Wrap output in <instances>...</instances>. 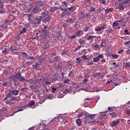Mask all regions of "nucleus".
Instances as JSON below:
<instances>
[{
  "instance_id": "nucleus-1",
  "label": "nucleus",
  "mask_w": 130,
  "mask_h": 130,
  "mask_svg": "<svg viewBox=\"0 0 130 130\" xmlns=\"http://www.w3.org/2000/svg\"><path fill=\"white\" fill-rule=\"evenodd\" d=\"M8 79H9V80H12L14 81H15L16 79H17V80L20 82H25V83H28V82H29V80H26L24 77H22V75L20 73H16L15 75L12 74L10 75L8 77Z\"/></svg>"
},
{
  "instance_id": "nucleus-2",
  "label": "nucleus",
  "mask_w": 130,
  "mask_h": 130,
  "mask_svg": "<svg viewBox=\"0 0 130 130\" xmlns=\"http://www.w3.org/2000/svg\"><path fill=\"white\" fill-rule=\"evenodd\" d=\"M20 49V46L18 45H15L13 47H11V51L13 54L16 55L18 54V52H16L17 50H19Z\"/></svg>"
},
{
  "instance_id": "nucleus-3",
  "label": "nucleus",
  "mask_w": 130,
  "mask_h": 130,
  "mask_svg": "<svg viewBox=\"0 0 130 130\" xmlns=\"http://www.w3.org/2000/svg\"><path fill=\"white\" fill-rule=\"evenodd\" d=\"M119 122H120V119H117L116 120H114L111 122L110 123V126L112 127H115V126H117L118 124H119Z\"/></svg>"
},
{
  "instance_id": "nucleus-4",
  "label": "nucleus",
  "mask_w": 130,
  "mask_h": 130,
  "mask_svg": "<svg viewBox=\"0 0 130 130\" xmlns=\"http://www.w3.org/2000/svg\"><path fill=\"white\" fill-rule=\"evenodd\" d=\"M34 7V4H32L30 5V9H29V11H31L32 13H35L36 14H37V13H39V12H40L39 8L37 7V6H36V7Z\"/></svg>"
},
{
  "instance_id": "nucleus-5",
  "label": "nucleus",
  "mask_w": 130,
  "mask_h": 130,
  "mask_svg": "<svg viewBox=\"0 0 130 130\" xmlns=\"http://www.w3.org/2000/svg\"><path fill=\"white\" fill-rule=\"evenodd\" d=\"M86 11H88L90 13H92L93 12H95V9L94 7H90V6H87L86 7Z\"/></svg>"
},
{
  "instance_id": "nucleus-6",
  "label": "nucleus",
  "mask_w": 130,
  "mask_h": 130,
  "mask_svg": "<svg viewBox=\"0 0 130 130\" xmlns=\"http://www.w3.org/2000/svg\"><path fill=\"white\" fill-rule=\"evenodd\" d=\"M94 115H95L91 114L87 116L86 118V121H87V122H92V118H93Z\"/></svg>"
},
{
  "instance_id": "nucleus-7",
  "label": "nucleus",
  "mask_w": 130,
  "mask_h": 130,
  "mask_svg": "<svg viewBox=\"0 0 130 130\" xmlns=\"http://www.w3.org/2000/svg\"><path fill=\"white\" fill-rule=\"evenodd\" d=\"M4 87H11L12 86V81H6L3 84Z\"/></svg>"
},
{
  "instance_id": "nucleus-8",
  "label": "nucleus",
  "mask_w": 130,
  "mask_h": 130,
  "mask_svg": "<svg viewBox=\"0 0 130 130\" xmlns=\"http://www.w3.org/2000/svg\"><path fill=\"white\" fill-rule=\"evenodd\" d=\"M118 26V22H117V21H115L113 23V29H114L115 30H116L117 29H120V26Z\"/></svg>"
},
{
  "instance_id": "nucleus-9",
  "label": "nucleus",
  "mask_w": 130,
  "mask_h": 130,
  "mask_svg": "<svg viewBox=\"0 0 130 130\" xmlns=\"http://www.w3.org/2000/svg\"><path fill=\"white\" fill-rule=\"evenodd\" d=\"M16 103V102L13 100V98H11L9 101L6 102V104L8 105H13V104H15Z\"/></svg>"
},
{
  "instance_id": "nucleus-10",
  "label": "nucleus",
  "mask_w": 130,
  "mask_h": 130,
  "mask_svg": "<svg viewBox=\"0 0 130 130\" xmlns=\"http://www.w3.org/2000/svg\"><path fill=\"white\" fill-rule=\"evenodd\" d=\"M35 105V101H30L29 104L25 106V107H28L29 108H31L32 106Z\"/></svg>"
},
{
  "instance_id": "nucleus-11",
  "label": "nucleus",
  "mask_w": 130,
  "mask_h": 130,
  "mask_svg": "<svg viewBox=\"0 0 130 130\" xmlns=\"http://www.w3.org/2000/svg\"><path fill=\"white\" fill-rule=\"evenodd\" d=\"M41 20H42V18L41 17V16L37 17L35 20V23L39 25V24H40Z\"/></svg>"
},
{
  "instance_id": "nucleus-12",
  "label": "nucleus",
  "mask_w": 130,
  "mask_h": 130,
  "mask_svg": "<svg viewBox=\"0 0 130 130\" xmlns=\"http://www.w3.org/2000/svg\"><path fill=\"white\" fill-rule=\"evenodd\" d=\"M47 14H48V11L47 10H44L41 14V18H43V17L47 16Z\"/></svg>"
},
{
  "instance_id": "nucleus-13",
  "label": "nucleus",
  "mask_w": 130,
  "mask_h": 130,
  "mask_svg": "<svg viewBox=\"0 0 130 130\" xmlns=\"http://www.w3.org/2000/svg\"><path fill=\"white\" fill-rule=\"evenodd\" d=\"M83 18H85V19H90L91 18V15L89 13L85 14L84 16L80 17V19H83Z\"/></svg>"
},
{
  "instance_id": "nucleus-14",
  "label": "nucleus",
  "mask_w": 130,
  "mask_h": 130,
  "mask_svg": "<svg viewBox=\"0 0 130 130\" xmlns=\"http://www.w3.org/2000/svg\"><path fill=\"white\" fill-rule=\"evenodd\" d=\"M65 22H66V23H70V24H73V23L75 22V20H74L73 18H69L65 20Z\"/></svg>"
},
{
  "instance_id": "nucleus-15",
  "label": "nucleus",
  "mask_w": 130,
  "mask_h": 130,
  "mask_svg": "<svg viewBox=\"0 0 130 130\" xmlns=\"http://www.w3.org/2000/svg\"><path fill=\"white\" fill-rule=\"evenodd\" d=\"M10 92H11V94H12V95H14V96H17V95H18V94H19V90H16V89L12 90Z\"/></svg>"
},
{
  "instance_id": "nucleus-16",
  "label": "nucleus",
  "mask_w": 130,
  "mask_h": 130,
  "mask_svg": "<svg viewBox=\"0 0 130 130\" xmlns=\"http://www.w3.org/2000/svg\"><path fill=\"white\" fill-rule=\"evenodd\" d=\"M13 96V94H12V92L10 91L7 95L6 96L5 98L4 101L5 100H7L8 98H10V97H12Z\"/></svg>"
},
{
  "instance_id": "nucleus-17",
  "label": "nucleus",
  "mask_w": 130,
  "mask_h": 130,
  "mask_svg": "<svg viewBox=\"0 0 130 130\" xmlns=\"http://www.w3.org/2000/svg\"><path fill=\"white\" fill-rule=\"evenodd\" d=\"M83 34V31L79 30L76 33L75 35L76 36V37H79L80 36H82Z\"/></svg>"
},
{
  "instance_id": "nucleus-18",
  "label": "nucleus",
  "mask_w": 130,
  "mask_h": 130,
  "mask_svg": "<svg viewBox=\"0 0 130 130\" xmlns=\"http://www.w3.org/2000/svg\"><path fill=\"white\" fill-rule=\"evenodd\" d=\"M76 122L78 126H81L82 124V121L81 120V119H77L76 120Z\"/></svg>"
},
{
  "instance_id": "nucleus-19",
  "label": "nucleus",
  "mask_w": 130,
  "mask_h": 130,
  "mask_svg": "<svg viewBox=\"0 0 130 130\" xmlns=\"http://www.w3.org/2000/svg\"><path fill=\"white\" fill-rule=\"evenodd\" d=\"M44 5V2L42 1L37 2V6H38L39 7H43Z\"/></svg>"
},
{
  "instance_id": "nucleus-20",
  "label": "nucleus",
  "mask_w": 130,
  "mask_h": 130,
  "mask_svg": "<svg viewBox=\"0 0 130 130\" xmlns=\"http://www.w3.org/2000/svg\"><path fill=\"white\" fill-rule=\"evenodd\" d=\"M110 115L113 117V118H114V117H117V113L115 112H113L112 113H110Z\"/></svg>"
},
{
  "instance_id": "nucleus-21",
  "label": "nucleus",
  "mask_w": 130,
  "mask_h": 130,
  "mask_svg": "<svg viewBox=\"0 0 130 130\" xmlns=\"http://www.w3.org/2000/svg\"><path fill=\"white\" fill-rule=\"evenodd\" d=\"M114 9L113 8H109V9H107L105 12L106 13V14H109L110 12H111V13H112V12H113Z\"/></svg>"
},
{
  "instance_id": "nucleus-22",
  "label": "nucleus",
  "mask_w": 130,
  "mask_h": 130,
  "mask_svg": "<svg viewBox=\"0 0 130 130\" xmlns=\"http://www.w3.org/2000/svg\"><path fill=\"white\" fill-rule=\"evenodd\" d=\"M99 76L101 78H103V77H104L102 74H101V73H96L95 75L93 76V78H97V77Z\"/></svg>"
},
{
  "instance_id": "nucleus-23",
  "label": "nucleus",
  "mask_w": 130,
  "mask_h": 130,
  "mask_svg": "<svg viewBox=\"0 0 130 130\" xmlns=\"http://www.w3.org/2000/svg\"><path fill=\"white\" fill-rule=\"evenodd\" d=\"M5 11L4 9V5L0 6V14H5Z\"/></svg>"
},
{
  "instance_id": "nucleus-24",
  "label": "nucleus",
  "mask_w": 130,
  "mask_h": 130,
  "mask_svg": "<svg viewBox=\"0 0 130 130\" xmlns=\"http://www.w3.org/2000/svg\"><path fill=\"white\" fill-rule=\"evenodd\" d=\"M77 9V8L75 6L74 7H72L70 8H68V10H69V12H74V11H76V9Z\"/></svg>"
},
{
  "instance_id": "nucleus-25",
  "label": "nucleus",
  "mask_w": 130,
  "mask_h": 130,
  "mask_svg": "<svg viewBox=\"0 0 130 130\" xmlns=\"http://www.w3.org/2000/svg\"><path fill=\"white\" fill-rule=\"evenodd\" d=\"M94 37H97V36H89L87 38L86 40L87 41H89V40H91L92 39H93Z\"/></svg>"
},
{
  "instance_id": "nucleus-26",
  "label": "nucleus",
  "mask_w": 130,
  "mask_h": 130,
  "mask_svg": "<svg viewBox=\"0 0 130 130\" xmlns=\"http://www.w3.org/2000/svg\"><path fill=\"white\" fill-rule=\"evenodd\" d=\"M4 74L6 76H9V75H11V72H10V71L9 70H5L4 71Z\"/></svg>"
},
{
  "instance_id": "nucleus-27",
  "label": "nucleus",
  "mask_w": 130,
  "mask_h": 130,
  "mask_svg": "<svg viewBox=\"0 0 130 130\" xmlns=\"http://www.w3.org/2000/svg\"><path fill=\"white\" fill-rule=\"evenodd\" d=\"M60 57L58 56H56V57H54L53 60L54 61H58L59 60H60Z\"/></svg>"
},
{
  "instance_id": "nucleus-28",
  "label": "nucleus",
  "mask_w": 130,
  "mask_h": 130,
  "mask_svg": "<svg viewBox=\"0 0 130 130\" xmlns=\"http://www.w3.org/2000/svg\"><path fill=\"white\" fill-rule=\"evenodd\" d=\"M50 21V17L48 16L45 18V19H44V22H49Z\"/></svg>"
},
{
  "instance_id": "nucleus-29",
  "label": "nucleus",
  "mask_w": 130,
  "mask_h": 130,
  "mask_svg": "<svg viewBox=\"0 0 130 130\" xmlns=\"http://www.w3.org/2000/svg\"><path fill=\"white\" fill-rule=\"evenodd\" d=\"M68 15V11H64L61 13V17H63Z\"/></svg>"
},
{
  "instance_id": "nucleus-30",
  "label": "nucleus",
  "mask_w": 130,
  "mask_h": 130,
  "mask_svg": "<svg viewBox=\"0 0 130 130\" xmlns=\"http://www.w3.org/2000/svg\"><path fill=\"white\" fill-rule=\"evenodd\" d=\"M21 54L22 55V57H27V56H28V54L24 52H22Z\"/></svg>"
},
{
  "instance_id": "nucleus-31",
  "label": "nucleus",
  "mask_w": 130,
  "mask_h": 130,
  "mask_svg": "<svg viewBox=\"0 0 130 130\" xmlns=\"http://www.w3.org/2000/svg\"><path fill=\"white\" fill-rule=\"evenodd\" d=\"M108 111H109V112H113V111H114V109H113V107H109L108 108Z\"/></svg>"
},
{
  "instance_id": "nucleus-32",
  "label": "nucleus",
  "mask_w": 130,
  "mask_h": 130,
  "mask_svg": "<svg viewBox=\"0 0 130 130\" xmlns=\"http://www.w3.org/2000/svg\"><path fill=\"white\" fill-rule=\"evenodd\" d=\"M88 31H89V27H86L83 28L82 32H88Z\"/></svg>"
},
{
  "instance_id": "nucleus-33",
  "label": "nucleus",
  "mask_w": 130,
  "mask_h": 130,
  "mask_svg": "<svg viewBox=\"0 0 130 130\" xmlns=\"http://www.w3.org/2000/svg\"><path fill=\"white\" fill-rule=\"evenodd\" d=\"M13 100L14 101H20L21 99H18V98L17 96H13L12 97Z\"/></svg>"
},
{
  "instance_id": "nucleus-34",
  "label": "nucleus",
  "mask_w": 130,
  "mask_h": 130,
  "mask_svg": "<svg viewBox=\"0 0 130 130\" xmlns=\"http://www.w3.org/2000/svg\"><path fill=\"white\" fill-rule=\"evenodd\" d=\"M8 53V50H4L2 51V54H4L5 55H7Z\"/></svg>"
},
{
  "instance_id": "nucleus-35",
  "label": "nucleus",
  "mask_w": 130,
  "mask_h": 130,
  "mask_svg": "<svg viewBox=\"0 0 130 130\" xmlns=\"http://www.w3.org/2000/svg\"><path fill=\"white\" fill-rule=\"evenodd\" d=\"M76 60L78 64H80V63H82V59H80V58H77Z\"/></svg>"
},
{
  "instance_id": "nucleus-36",
  "label": "nucleus",
  "mask_w": 130,
  "mask_h": 130,
  "mask_svg": "<svg viewBox=\"0 0 130 130\" xmlns=\"http://www.w3.org/2000/svg\"><path fill=\"white\" fill-rule=\"evenodd\" d=\"M47 28H48V26L47 25L45 26L44 27V29L42 30V32H44L45 33H46V29H47Z\"/></svg>"
},
{
  "instance_id": "nucleus-37",
  "label": "nucleus",
  "mask_w": 130,
  "mask_h": 130,
  "mask_svg": "<svg viewBox=\"0 0 130 130\" xmlns=\"http://www.w3.org/2000/svg\"><path fill=\"white\" fill-rule=\"evenodd\" d=\"M81 57L82 58H83V59H85V60H88V57H87V56L85 54H83Z\"/></svg>"
},
{
  "instance_id": "nucleus-38",
  "label": "nucleus",
  "mask_w": 130,
  "mask_h": 130,
  "mask_svg": "<svg viewBox=\"0 0 130 130\" xmlns=\"http://www.w3.org/2000/svg\"><path fill=\"white\" fill-rule=\"evenodd\" d=\"M70 82H71V80H70L69 79H66V80L63 81L64 84H66V83L69 84V83H70Z\"/></svg>"
},
{
  "instance_id": "nucleus-39",
  "label": "nucleus",
  "mask_w": 130,
  "mask_h": 130,
  "mask_svg": "<svg viewBox=\"0 0 130 130\" xmlns=\"http://www.w3.org/2000/svg\"><path fill=\"white\" fill-rule=\"evenodd\" d=\"M125 8V7H124V5H121L119 7V9L120 10V11H121L122 10H124Z\"/></svg>"
},
{
  "instance_id": "nucleus-40",
  "label": "nucleus",
  "mask_w": 130,
  "mask_h": 130,
  "mask_svg": "<svg viewBox=\"0 0 130 130\" xmlns=\"http://www.w3.org/2000/svg\"><path fill=\"white\" fill-rule=\"evenodd\" d=\"M96 31H98V32H100V31H102V28L101 26H99L98 28H96Z\"/></svg>"
},
{
  "instance_id": "nucleus-41",
  "label": "nucleus",
  "mask_w": 130,
  "mask_h": 130,
  "mask_svg": "<svg viewBox=\"0 0 130 130\" xmlns=\"http://www.w3.org/2000/svg\"><path fill=\"white\" fill-rule=\"evenodd\" d=\"M60 11H62V12H68V9H64V8H61V6L60 7Z\"/></svg>"
},
{
  "instance_id": "nucleus-42",
  "label": "nucleus",
  "mask_w": 130,
  "mask_h": 130,
  "mask_svg": "<svg viewBox=\"0 0 130 130\" xmlns=\"http://www.w3.org/2000/svg\"><path fill=\"white\" fill-rule=\"evenodd\" d=\"M99 59L98 57H94L93 58V62H98V61H99Z\"/></svg>"
},
{
  "instance_id": "nucleus-43",
  "label": "nucleus",
  "mask_w": 130,
  "mask_h": 130,
  "mask_svg": "<svg viewBox=\"0 0 130 130\" xmlns=\"http://www.w3.org/2000/svg\"><path fill=\"white\" fill-rule=\"evenodd\" d=\"M104 56H103V54H102L98 56V58H99V60H100L101 58H103Z\"/></svg>"
},
{
  "instance_id": "nucleus-44",
  "label": "nucleus",
  "mask_w": 130,
  "mask_h": 130,
  "mask_svg": "<svg viewBox=\"0 0 130 130\" xmlns=\"http://www.w3.org/2000/svg\"><path fill=\"white\" fill-rule=\"evenodd\" d=\"M101 28H102V31H103L104 29H106V25H104V24H102L101 26Z\"/></svg>"
},
{
  "instance_id": "nucleus-45",
  "label": "nucleus",
  "mask_w": 130,
  "mask_h": 130,
  "mask_svg": "<svg viewBox=\"0 0 130 130\" xmlns=\"http://www.w3.org/2000/svg\"><path fill=\"white\" fill-rule=\"evenodd\" d=\"M62 5L61 7L63 6H66V7H68V3L64 1L62 2Z\"/></svg>"
},
{
  "instance_id": "nucleus-46",
  "label": "nucleus",
  "mask_w": 130,
  "mask_h": 130,
  "mask_svg": "<svg viewBox=\"0 0 130 130\" xmlns=\"http://www.w3.org/2000/svg\"><path fill=\"white\" fill-rule=\"evenodd\" d=\"M82 116H84V113L79 114L77 116V118H81V117H82Z\"/></svg>"
},
{
  "instance_id": "nucleus-47",
  "label": "nucleus",
  "mask_w": 130,
  "mask_h": 130,
  "mask_svg": "<svg viewBox=\"0 0 130 130\" xmlns=\"http://www.w3.org/2000/svg\"><path fill=\"white\" fill-rule=\"evenodd\" d=\"M125 114H127V115H130V110L129 109L126 110Z\"/></svg>"
},
{
  "instance_id": "nucleus-48",
  "label": "nucleus",
  "mask_w": 130,
  "mask_h": 130,
  "mask_svg": "<svg viewBox=\"0 0 130 130\" xmlns=\"http://www.w3.org/2000/svg\"><path fill=\"white\" fill-rule=\"evenodd\" d=\"M56 90H57V88L52 87V93H55V91H56Z\"/></svg>"
},
{
  "instance_id": "nucleus-49",
  "label": "nucleus",
  "mask_w": 130,
  "mask_h": 130,
  "mask_svg": "<svg viewBox=\"0 0 130 130\" xmlns=\"http://www.w3.org/2000/svg\"><path fill=\"white\" fill-rule=\"evenodd\" d=\"M112 57L113 59H115V58L118 57V55H112Z\"/></svg>"
},
{
  "instance_id": "nucleus-50",
  "label": "nucleus",
  "mask_w": 130,
  "mask_h": 130,
  "mask_svg": "<svg viewBox=\"0 0 130 130\" xmlns=\"http://www.w3.org/2000/svg\"><path fill=\"white\" fill-rule=\"evenodd\" d=\"M33 62L32 61H26L25 64H27V66H30V64H32Z\"/></svg>"
},
{
  "instance_id": "nucleus-51",
  "label": "nucleus",
  "mask_w": 130,
  "mask_h": 130,
  "mask_svg": "<svg viewBox=\"0 0 130 130\" xmlns=\"http://www.w3.org/2000/svg\"><path fill=\"white\" fill-rule=\"evenodd\" d=\"M64 54H68V51H64L61 53V55H63Z\"/></svg>"
},
{
  "instance_id": "nucleus-52",
  "label": "nucleus",
  "mask_w": 130,
  "mask_h": 130,
  "mask_svg": "<svg viewBox=\"0 0 130 130\" xmlns=\"http://www.w3.org/2000/svg\"><path fill=\"white\" fill-rule=\"evenodd\" d=\"M77 36L75 35H73L72 36L70 37L69 39H74L76 38Z\"/></svg>"
},
{
  "instance_id": "nucleus-53",
  "label": "nucleus",
  "mask_w": 130,
  "mask_h": 130,
  "mask_svg": "<svg viewBox=\"0 0 130 130\" xmlns=\"http://www.w3.org/2000/svg\"><path fill=\"white\" fill-rule=\"evenodd\" d=\"M93 48H96V49H98L99 48V45H95L92 46Z\"/></svg>"
},
{
  "instance_id": "nucleus-54",
  "label": "nucleus",
  "mask_w": 130,
  "mask_h": 130,
  "mask_svg": "<svg viewBox=\"0 0 130 130\" xmlns=\"http://www.w3.org/2000/svg\"><path fill=\"white\" fill-rule=\"evenodd\" d=\"M81 47H82V46H81V45L79 46L78 47V48H77L75 49V50H74V52H76V51H77V50H79V49L80 48H81Z\"/></svg>"
},
{
  "instance_id": "nucleus-55",
  "label": "nucleus",
  "mask_w": 130,
  "mask_h": 130,
  "mask_svg": "<svg viewBox=\"0 0 130 130\" xmlns=\"http://www.w3.org/2000/svg\"><path fill=\"white\" fill-rule=\"evenodd\" d=\"M20 38L21 37H20V35H18L15 39H17V40H20Z\"/></svg>"
},
{
  "instance_id": "nucleus-56",
  "label": "nucleus",
  "mask_w": 130,
  "mask_h": 130,
  "mask_svg": "<svg viewBox=\"0 0 130 130\" xmlns=\"http://www.w3.org/2000/svg\"><path fill=\"white\" fill-rule=\"evenodd\" d=\"M50 11V12H53V13H54L55 9H54V7H51Z\"/></svg>"
},
{
  "instance_id": "nucleus-57",
  "label": "nucleus",
  "mask_w": 130,
  "mask_h": 130,
  "mask_svg": "<svg viewBox=\"0 0 130 130\" xmlns=\"http://www.w3.org/2000/svg\"><path fill=\"white\" fill-rule=\"evenodd\" d=\"M38 66H39V64H38V63H36L35 65H33V66L35 67V69H37V67H38Z\"/></svg>"
},
{
  "instance_id": "nucleus-58",
  "label": "nucleus",
  "mask_w": 130,
  "mask_h": 130,
  "mask_svg": "<svg viewBox=\"0 0 130 130\" xmlns=\"http://www.w3.org/2000/svg\"><path fill=\"white\" fill-rule=\"evenodd\" d=\"M61 66L59 64H58V66L57 67H55L56 70H57L58 69H61Z\"/></svg>"
},
{
  "instance_id": "nucleus-59",
  "label": "nucleus",
  "mask_w": 130,
  "mask_h": 130,
  "mask_svg": "<svg viewBox=\"0 0 130 130\" xmlns=\"http://www.w3.org/2000/svg\"><path fill=\"white\" fill-rule=\"evenodd\" d=\"M129 0H123L124 2L123 3V4H124V5L127 4V3H128Z\"/></svg>"
},
{
  "instance_id": "nucleus-60",
  "label": "nucleus",
  "mask_w": 130,
  "mask_h": 130,
  "mask_svg": "<svg viewBox=\"0 0 130 130\" xmlns=\"http://www.w3.org/2000/svg\"><path fill=\"white\" fill-rule=\"evenodd\" d=\"M73 76V71H70L69 74V77H72Z\"/></svg>"
},
{
  "instance_id": "nucleus-61",
  "label": "nucleus",
  "mask_w": 130,
  "mask_h": 130,
  "mask_svg": "<svg viewBox=\"0 0 130 130\" xmlns=\"http://www.w3.org/2000/svg\"><path fill=\"white\" fill-rule=\"evenodd\" d=\"M124 32L125 33V34H127V35L129 34V32H128V30H127V29H125Z\"/></svg>"
},
{
  "instance_id": "nucleus-62",
  "label": "nucleus",
  "mask_w": 130,
  "mask_h": 130,
  "mask_svg": "<svg viewBox=\"0 0 130 130\" xmlns=\"http://www.w3.org/2000/svg\"><path fill=\"white\" fill-rule=\"evenodd\" d=\"M122 38H123V40H128V37H124Z\"/></svg>"
},
{
  "instance_id": "nucleus-63",
  "label": "nucleus",
  "mask_w": 130,
  "mask_h": 130,
  "mask_svg": "<svg viewBox=\"0 0 130 130\" xmlns=\"http://www.w3.org/2000/svg\"><path fill=\"white\" fill-rule=\"evenodd\" d=\"M22 31L23 33H25L26 31H27V29L26 28H23Z\"/></svg>"
},
{
  "instance_id": "nucleus-64",
  "label": "nucleus",
  "mask_w": 130,
  "mask_h": 130,
  "mask_svg": "<svg viewBox=\"0 0 130 130\" xmlns=\"http://www.w3.org/2000/svg\"><path fill=\"white\" fill-rule=\"evenodd\" d=\"M126 54H130V49H128L126 51Z\"/></svg>"
}]
</instances>
